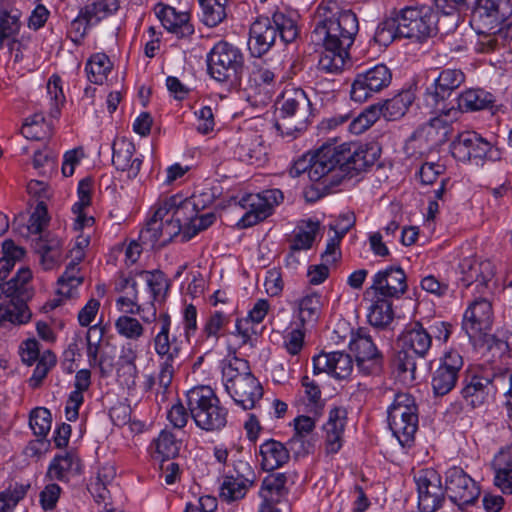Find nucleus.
Wrapping results in <instances>:
<instances>
[{
  "mask_svg": "<svg viewBox=\"0 0 512 512\" xmlns=\"http://www.w3.org/2000/svg\"><path fill=\"white\" fill-rule=\"evenodd\" d=\"M318 19L311 40L325 48L319 60V69L338 73L349 58V49L358 32L357 16L351 10L340 8L337 2L330 1L319 6Z\"/></svg>",
  "mask_w": 512,
  "mask_h": 512,
  "instance_id": "f257e3e1",
  "label": "nucleus"
},
{
  "mask_svg": "<svg viewBox=\"0 0 512 512\" xmlns=\"http://www.w3.org/2000/svg\"><path fill=\"white\" fill-rule=\"evenodd\" d=\"M377 158L378 150L372 146L324 144L309 159L308 177L314 182L322 181L325 187L336 186L346 177L366 171Z\"/></svg>",
  "mask_w": 512,
  "mask_h": 512,
  "instance_id": "f03ea898",
  "label": "nucleus"
},
{
  "mask_svg": "<svg viewBox=\"0 0 512 512\" xmlns=\"http://www.w3.org/2000/svg\"><path fill=\"white\" fill-rule=\"evenodd\" d=\"M436 16L430 7H405L383 21L377 28L375 39L387 45L395 38H408L418 42L436 34Z\"/></svg>",
  "mask_w": 512,
  "mask_h": 512,
  "instance_id": "7ed1b4c3",
  "label": "nucleus"
},
{
  "mask_svg": "<svg viewBox=\"0 0 512 512\" xmlns=\"http://www.w3.org/2000/svg\"><path fill=\"white\" fill-rule=\"evenodd\" d=\"M464 80L465 75L460 69L447 68L443 69L434 79L432 86L427 88L425 93L427 105L433 107L436 112L440 113V116L430 120L427 133L432 134L433 130H441L439 141L445 140L449 133L448 122L441 117V114H445L446 116L453 114V116H455L458 113V110L454 107L445 111L443 102L454 90L460 87Z\"/></svg>",
  "mask_w": 512,
  "mask_h": 512,
  "instance_id": "20e7f679",
  "label": "nucleus"
},
{
  "mask_svg": "<svg viewBox=\"0 0 512 512\" xmlns=\"http://www.w3.org/2000/svg\"><path fill=\"white\" fill-rule=\"evenodd\" d=\"M432 346V336L421 323L407 326L397 338L395 366L400 374H409L415 379L417 360L424 359Z\"/></svg>",
  "mask_w": 512,
  "mask_h": 512,
  "instance_id": "39448f33",
  "label": "nucleus"
},
{
  "mask_svg": "<svg viewBox=\"0 0 512 512\" xmlns=\"http://www.w3.org/2000/svg\"><path fill=\"white\" fill-rule=\"evenodd\" d=\"M187 405L196 425L205 431H218L227 424V410L209 386H199L187 392Z\"/></svg>",
  "mask_w": 512,
  "mask_h": 512,
  "instance_id": "423d86ee",
  "label": "nucleus"
},
{
  "mask_svg": "<svg viewBox=\"0 0 512 512\" xmlns=\"http://www.w3.org/2000/svg\"><path fill=\"white\" fill-rule=\"evenodd\" d=\"M244 69V56L236 46L220 41L207 55L209 75L218 82L237 83Z\"/></svg>",
  "mask_w": 512,
  "mask_h": 512,
  "instance_id": "0eeeda50",
  "label": "nucleus"
},
{
  "mask_svg": "<svg viewBox=\"0 0 512 512\" xmlns=\"http://www.w3.org/2000/svg\"><path fill=\"white\" fill-rule=\"evenodd\" d=\"M159 322L161 327L154 338L155 351L161 357L158 372L159 389L157 394L161 393L164 396L171 385L176 368L180 365V346L176 339L170 341V316L166 313L161 314Z\"/></svg>",
  "mask_w": 512,
  "mask_h": 512,
  "instance_id": "6e6552de",
  "label": "nucleus"
},
{
  "mask_svg": "<svg viewBox=\"0 0 512 512\" xmlns=\"http://www.w3.org/2000/svg\"><path fill=\"white\" fill-rule=\"evenodd\" d=\"M388 424L393 435L404 447L410 445L418 428L417 406L408 393H398L388 408Z\"/></svg>",
  "mask_w": 512,
  "mask_h": 512,
  "instance_id": "1a4fd4ad",
  "label": "nucleus"
},
{
  "mask_svg": "<svg viewBox=\"0 0 512 512\" xmlns=\"http://www.w3.org/2000/svg\"><path fill=\"white\" fill-rule=\"evenodd\" d=\"M282 115V125L291 131H302L312 115L311 102L304 90L286 89L278 100ZM281 124L278 125V128Z\"/></svg>",
  "mask_w": 512,
  "mask_h": 512,
  "instance_id": "9d476101",
  "label": "nucleus"
},
{
  "mask_svg": "<svg viewBox=\"0 0 512 512\" xmlns=\"http://www.w3.org/2000/svg\"><path fill=\"white\" fill-rule=\"evenodd\" d=\"M391 81L392 73L384 64L359 72L352 82L351 99L359 103L365 102L374 93L387 88Z\"/></svg>",
  "mask_w": 512,
  "mask_h": 512,
  "instance_id": "9b49d317",
  "label": "nucleus"
},
{
  "mask_svg": "<svg viewBox=\"0 0 512 512\" xmlns=\"http://www.w3.org/2000/svg\"><path fill=\"white\" fill-rule=\"evenodd\" d=\"M452 155L460 161L469 160H495L498 158L497 151L492 149L489 141L476 132L466 131L461 133L451 144Z\"/></svg>",
  "mask_w": 512,
  "mask_h": 512,
  "instance_id": "f8f14e48",
  "label": "nucleus"
},
{
  "mask_svg": "<svg viewBox=\"0 0 512 512\" xmlns=\"http://www.w3.org/2000/svg\"><path fill=\"white\" fill-rule=\"evenodd\" d=\"M283 200V193L278 189L265 190L256 195L242 199V206L249 210L241 218L239 225L243 228L253 226L266 219L272 213L274 205Z\"/></svg>",
  "mask_w": 512,
  "mask_h": 512,
  "instance_id": "ddd939ff",
  "label": "nucleus"
},
{
  "mask_svg": "<svg viewBox=\"0 0 512 512\" xmlns=\"http://www.w3.org/2000/svg\"><path fill=\"white\" fill-rule=\"evenodd\" d=\"M418 492V507L422 512H435L444 501L440 477L433 470H421L414 476Z\"/></svg>",
  "mask_w": 512,
  "mask_h": 512,
  "instance_id": "4468645a",
  "label": "nucleus"
},
{
  "mask_svg": "<svg viewBox=\"0 0 512 512\" xmlns=\"http://www.w3.org/2000/svg\"><path fill=\"white\" fill-rule=\"evenodd\" d=\"M462 367L463 359L458 352H446L439 366L432 373L431 386L434 395H447L455 387Z\"/></svg>",
  "mask_w": 512,
  "mask_h": 512,
  "instance_id": "2eb2a0df",
  "label": "nucleus"
},
{
  "mask_svg": "<svg viewBox=\"0 0 512 512\" xmlns=\"http://www.w3.org/2000/svg\"><path fill=\"white\" fill-rule=\"evenodd\" d=\"M446 490L451 501L458 505H471L480 495L476 482L460 467L447 470Z\"/></svg>",
  "mask_w": 512,
  "mask_h": 512,
  "instance_id": "dca6fc26",
  "label": "nucleus"
},
{
  "mask_svg": "<svg viewBox=\"0 0 512 512\" xmlns=\"http://www.w3.org/2000/svg\"><path fill=\"white\" fill-rule=\"evenodd\" d=\"M493 324L492 303L486 298L473 301L464 313L462 327L470 339L486 335Z\"/></svg>",
  "mask_w": 512,
  "mask_h": 512,
  "instance_id": "f3484780",
  "label": "nucleus"
},
{
  "mask_svg": "<svg viewBox=\"0 0 512 512\" xmlns=\"http://www.w3.org/2000/svg\"><path fill=\"white\" fill-rule=\"evenodd\" d=\"M498 375L494 374H472L463 380L461 394L466 402L472 407L482 405L487 399L491 390L501 387V380H496Z\"/></svg>",
  "mask_w": 512,
  "mask_h": 512,
  "instance_id": "a211bd4d",
  "label": "nucleus"
},
{
  "mask_svg": "<svg viewBox=\"0 0 512 512\" xmlns=\"http://www.w3.org/2000/svg\"><path fill=\"white\" fill-rule=\"evenodd\" d=\"M353 367L351 356L343 351L320 353L313 357L314 375L326 372L337 379H345L350 376Z\"/></svg>",
  "mask_w": 512,
  "mask_h": 512,
  "instance_id": "6ab92c4d",
  "label": "nucleus"
},
{
  "mask_svg": "<svg viewBox=\"0 0 512 512\" xmlns=\"http://www.w3.org/2000/svg\"><path fill=\"white\" fill-rule=\"evenodd\" d=\"M32 248L39 257L44 270H52L59 266L63 257V242L51 232L32 239Z\"/></svg>",
  "mask_w": 512,
  "mask_h": 512,
  "instance_id": "aec40b11",
  "label": "nucleus"
},
{
  "mask_svg": "<svg viewBox=\"0 0 512 512\" xmlns=\"http://www.w3.org/2000/svg\"><path fill=\"white\" fill-rule=\"evenodd\" d=\"M49 222L50 217L48 215L47 206L44 201H39L28 221H26V215L20 213L14 218L12 227L13 230L22 237H38L48 232L46 228Z\"/></svg>",
  "mask_w": 512,
  "mask_h": 512,
  "instance_id": "412c9836",
  "label": "nucleus"
},
{
  "mask_svg": "<svg viewBox=\"0 0 512 512\" xmlns=\"http://www.w3.org/2000/svg\"><path fill=\"white\" fill-rule=\"evenodd\" d=\"M225 389L235 403L245 410L254 408L263 395L261 384L252 374L244 378L240 377L234 380V383L226 384Z\"/></svg>",
  "mask_w": 512,
  "mask_h": 512,
  "instance_id": "4be33fe9",
  "label": "nucleus"
},
{
  "mask_svg": "<svg viewBox=\"0 0 512 512\" xmlns=\"http://www.w3.org/2000/svg\"><path fill=\"white\" fill-rule=\"evenodd\" d=\"M277 34L273 24L268 17L256 19L249 32L248 48L252 56L261 57L275 43Z\"/></svg>",
  "mask_w": 512,
  "mask_h": 512,
  "instance_id": "5701e85b",
  "label": "nucleus"
},
{
  "mask_svg": "<svg viewBox=\"0 0 512 512\" xmlns=\"http://www.w3.org/2000/svg\"><path fill=\"white\" fill-rule=\"evenodd\" d=\"M370 289L383 297H400L407 289L406 275L400 268L390 267L379 271L373 277Z\"/></svg>",
  "mask_w": 512,
  "mask_h": 512,
  "instance_id": "b1692460",
  "label": "nucleus"
},
{
  "mask_svg": "<svg viewBox=\"0 0 512 512\" xmlns=\"http://www.w3.org/2000/svg\"><path fill=\"white\" fill-rule=\"evenodd\" d=\"M462 273L461 281L465 287L477 283V287H487L489 281L495 275L494 265L488 261H479L474 258H466L460 264Z\"/></svg>",
  "mask_w": 512,
  "mask_h": 512,
  "instance_id": "393cba45",
  "label": "nucleus"
},
{
  "mask_svg": "<svg viewBox=\"0 0 512 512\" xmlns=\"http://www.w3.org/2000/svg\"><path fill=\"white\" fill-rule=\"evenodd\" d=\"M156 15L162 25L178 37H187L194 32V27L190 23V17L187 12H177L174 7L158 5Z\"/></svg>",
  "mask_w": 512,
  "mask_h": 512,
  "instance_id": "a878e982",
  "label": "nucleus"
},
{
  "mask_svg": "<svg viewBox=\"0 0 512 512\" xmlns=\"http://www.w3.org/2000/svg\"><path fill=\"white\" fill-rule=\"evenodd\" d=\"M239 160L247 164L263 165L267 161V147L259 135L243 137L235 150Z\"/></svg>",
  "mask_w": 512,
  "mask_h": 512,
  "instance_id": "bb28decb",
  "label": "nucleus"
},
{
  "mask_svg": "<svg viewBox=\"0 0 512 512\" xmlns=\"http://www.w3.org/2000/svg\"><path fill=\"white\" fill-rule=\"evenodd\" d=\"M135 152V146L127 140H120L113 144L112 163L117 170L127 171L129 178H135L141 168L142 160L132 158Z\"/></svg>",
  "mask_w": 512,
  "mask_h": 512,
  "instance_id": "cd10ccee",
  "label": "nucleus"
},
{
  "mask_svg": "<svg viewBox=\"0 0 512 512\" xmlns=\"http://www.w3.org/2000/svg\"><path fill=\"white\" fill-rule=\"evenodd\" d=\"M510 13V0H477L474 16L484 25H492L504 21Z\"/></svg>",
  "mask_w": 512,
  "mask_h": 512,
  "instance_id": "c85d7f7f",
  "label": "nucleus"
},
{
  "mask_svg": "<svg viewBox=\"0 0 512 512\" xmlns=\"http://www.w3.org/2000/svg\"><path fill=\"white\" fill-rule=\"evenodd\" d=\"M346 420L347 411L342 407H335L329 412L328 421L323 428L326 433L327 450L331 453H336L342 446Z\"/></svg>",
  "mask_w": 512,
  "mask_h": 512,
  "instance_id": "c756f323",
  "label": "nucleus"
},
{
  "mask_svg": "<svg viewBox=\"0 0 512 512\" xmlns=\"http://www.w3.org/2000/svg\"><path fill=\"white\" fill-rule=\"evenodd\" d=\"M164 216H166V208L163 204L155 211L146 223L145 228L140 232L139 240L144 246L153 249L156 246L166 245L164 243Z\"/></svg>",
  "mask_w": 512,
  "mask_h": 512,
  "instance_id": "7c9ffc66",
  "label": "nucleus"
},
{
  "mask_svg": "<svg viewBox=\"0 0 512 512\" xmlns=\"http://www.w3.org/2000/svg\"><path fill=\"white\" fill-rule=\"evenodd\" d=\"M166 216H164V243H169L174 237L181 234L184 241V226L187 223L188 216L176 202V199H170L164 203Z\"/></svg>",
  "mask_w": 512,
  "mask_h": 512,
  "instance_id": "2f4dec72",
  "label": "nucleus"
},
{
  "mask_svg": "<svg viewBox=\"0 0 512 512\" xmlns=\"http://www.w3.org/2000/svg\"><path fill=\"white\" fill-rule=\"evenodd\" d=\"M261 465L266 471H272L289 460L288 448L279 441L270 439L260 446Z\"/></svg>",
  "mask_w": 512,
  "mask_h": 512,
  "instance_id": "473e14b6",
  "label": "nucleus"
},
{
  "mask_svg": "<svg viewBox=\"0 0 512 512\" xmlns=\"http://www.w3.org/2000/svg\"><path fill=\"white\" fill-rule=\"evenodd\" d=\"M32 277V273L29 268H20L17 274L11 278L8 282L0 284V297L2 295L11 297L10 304L4 305L5 307H11L14 303H26L24 297L26 295L25 285L29 282Z\"/></svg>",
  "mask_w": 512,
  "mask_h": 512,
  "instance_id": "72a5a7b5",
  "label": "nucleus"
},
{
  "mask_svg": "<svg viewBox=\"0 0 512 512\" xmlns=\"http://www.w3.org/2000/svg\"><path fill=\"white\" fill-rule=\"evenodd\" d=\"M494 96L483 89H469L457 98L458 108L466 111H477L493 106Z\"/></svg>",
  "mask_w": 512,
  "mask_h": 512,
  "instance_id": "f704fd0d",
  "label": "nucleus"
},
{
  "mask_svg": "<svg viewBox=\"0 0 512 512\" xmlns=\"http://www.w3.org/2000/svg\"><path fill=\"white\" fill-rule=\"evenodd\" d=\"M413 101L414 96L412 92L403 91L392 99L386 100L383 105H380L383 108L381 115L389 121L400 119L406 114Z\"/></svg>",
  "mask_w": 512,
  "mask_h": 512,
  "instance_id": "c9c22d12",
  "label": "nucleus"
},
{
  "mask_svg": "<svg viewBox=\"0 0 512 512\" xmlns=\"http://www.w3.org/2000/svg\"><path fill=\"white\" fill-rule=\"evenodd\" d=\"M319 230V223L312 220L303 221L297 228L290 240L292 251L308 250L312 247L316 234Z\"/></svg>",
  "mask_w": 512,
  "mask_h": 512,
  "instance_id": "e433bc0d",
  "label": "nucleus"
},
{
  "mask_svg": "<svg viewBox=\"0 0 512 512\" xmlns=\"http://www.w3.org/2000/svg\"><path fill=\"white\" fill-rule=\"evenodd\" d=\"M111 68L110 59L102 53L93 55L85 67L89 81L94 84H103Z\"/></svg>",
  "mask_w": 512,
  "mask_h": 512,
  "instance_id": "4c0bfd02",
  "label": "nucleus"
},
{
  "mask_svg": "<svg viewBox=\"0 0 512 512\" xmlns=\"http://www.w3.org/2000/svg\"><path fill=\"white\" fill-rule=\"evenodd\" d=\"M79 261L72 260L66 267L65 272L58 279V293L67 298L73 297V290L83 282V277L79 276Z\"/></svg>",
  "mask_w": 512,
  "mask_h": 512,
  "instance_id": "58836bf2",
  "label": "nucleus"
},
{
  "mask_svg": "<svg viewBox=\"0 0 512 512\" xmlns=\"http://www.w3.org/2000/svg\"><path fill=\"white\" fill-rule=\"evenodd\" d=\"M203 11V22L208 27H215L227 16L228 0H199Z\"/></svg>",
  "mask_w": 512,
  "mask_h": 512,
  "instance_id": "ea45409f",
  "label": "nucleus"
},
{
  "mask_svg": "<svg viewBox=\"0 0 512 512\" xmlns=\"http://www.w3.org/2000/svg\"><path fill=\"white\" fill-rule=\"evenodd\" d=\"M250 486L252 485L237 479L234 474H227L220 487V498L228 503L239 500L245 496Z\"/></svg>",
  "mask_w": 512,
  "mask_h": 512,
  "instance_id": "a19ab883",
  "label": "nucleus"
},
{
  "mask_svg": "<svg viewBox=\"0 0 512 512\" xmlns=\"http://www.w3.org/2000/svg\"><path fill=\"white\" fill-rule=\"evenodd\" d=\"M19 18L18 10H0V48L4 47L6 40L15 39L14 36L18 34L21 27Z\"/></svg>",
  "mask_w": 512,
  "mask_h": 512,
  "instance_id": "79ce46f5",
  "label": "nucleus"
},
{
  "mask_svg": "<svg viewBox=\"0 0 512 512\" xmlns=\"http://www.w3.org/2000/svg\"><path fill=\"white\" fill-rule=\"evenodd\" d=\"M385 298H378L369 309L368 321L375 327L386 326L393 319L392 303Z\"/></svg>",
  "mask_w": 512,
  "mask_h": 512,
  "instance_id": "37998d69",
  "label": "nucleus"
},
{
  "mask_svg": "<svg viewBox=\"0 0 512 512\" xmlns=\"http://www.w3.org/2000/svg\"><path fill=\"white\" fill-rule=\"evenodd\" d=\"M347 220L348 224L346 226L341 227L340 230H337V227L335 226H330V228L334 230L335 233L333 237H331L328 240L326 249L321 255L322 260L326 264L335 263L340 255V252L338 251L340 241L344 237V235L349 231V229L354 225V220L351 216H348Z\"/></svg>",
  "mask_w": 512,
  "mask_h": 512,
  "instance_id": "c03bdc74",
  "label": "nucleus"
},
{
  "mask_svg": "<svg viewBox=\"0 0 512 512\" xmlns=\"http://www.w3.org/2000/svg\"><path fill=\"white\" fill-rule=\"evenodd\" d=\"M119 9V0H97L84 8V17L90 23H98L101 19L115 13Z\"/></svg>",
  "mask_w": 512,
  "mask_h": 512,
  "instance_id": "a18cd8bd",
  "label": "nucleus"
},
{
  "mask_svg": "<svg viewBox=\"0 0 512 512\" xmlns=\"http://www.w3.org/2000/svg\"><path fill=\"white\" fill-rule=\"evenodd\" d=\"M382 111L380 104L370 105L350 122L349 131L353 134L363 133L379 119Z\"/></svg>",
  "mask_w": 512,
  "mask_h": 512,
  "instance_id": "49530a36",
  "label": "nucleus"
},
{
  "mask_svg": "<svg viewBox=\"0 0 512 512\" xmlns=\"http://www.w3.org/2000/svg\"><path fill=\"white\" fill-rule=\"evenodd\" d=\"M186 224L184 226V241L190 240L198 232L207 229L215 221V214L212 212L199 214L194 212L188 214Z\"/></svg>",
  "mask_w": 512,
  "mask_h": 512,
  "instance_id": "de8ad7c7",
  "label": "nucleus"
},
{
  "mask_svg": "<svg viewBox=\"0 0 512 512\" xmlns=\"http://www.w3.org/2000/svg\"><path fill=\"white\" fill-rule=\"evenodd\" d=\"M270 20L276 30V34H279L283 42L290 43L297 38L298 28L292 18L287 17L281 12H276Z\"/></svg>",
  "mask_w": 512,
  "mask_h": 512,
  "instance_id": "09e8293b",
  "label": "nucleus"
},
{
  "mask_svg": "<svg viewBox=\"0 0 512 512\" xmlns=\"http://www.w3.org/2000/svg\"><path fill=\"white\" fill-rule=\"evenodd\" d=\"M269 309V303L267 300L260 299L256 302L252 310L249 312L248 318L244 320H238L236 323V329L239 335L242 337V343L245 344L250 340V334L247 328L243 326L249 323L251 320L253 323H260L266 316Z\"/></svg>",
  "mask_w": 512,
  "mask_h": 512,
  "instance_id": "8fccbe9b",
  "label": "nucleus"
},
{
  "mask_svg": "<svg viewBox=\"0 0 512 512\" xmlns=\"http://www.w3.org/2000/svg\"><path fill=\"white\" fill-rule=\"evenodd\" d=\"M141 277L147 283L153 300H164L169 288V282L161 271H143Z\"/></svg>",
  "mask_w": 512,
  "mask_h": 512,
  "instance_id": "3c124183",
  "label": "nucleus"
},
{
  "mask_svg": "<svg viewBox=\"0 0 512 512\" xmlns=\"http://www.w3.org/2000/svg\"><path fill=\"white\" fill-rule=\"evenodd\" d=\"M349 348L355 353L356 359L359 357L381 354L373 343L371 337L362 329H360L356 335L352 336L349 342Z\"/></svg>",
  "mask_w": 512,
  "mask_h": 512,
  "instance_id": "603ef678",
  "label": "nucleus"
},
{
  "mask_svg": "<svg viewBox=\"0 0 512 512\" xmlns=\"http://www.w3.org/2000/svg\"><path fill=\"white\" fill-rule=\"evenodd\" d=\"M78 470V459L70 453H66L63 456H56L49 466V474L51 477H54L58 480L64 479L67 472Z\"/></svg>",
  "mask_w": 512,
  "mask_h": 512,
  "instance_id": "864d4df0",
  "label": "nucleus"
},
{
  "mask_svg": "<svg viewBox=\"0 0 512 512\" xmlns=\"http://www.w3.org/2000/svg\"><path fill=\"white\" fill-rule=\"evenodd\" d=\"M156 452L162 460L175 458L180 449L179 442L168 431H162L155 440Z\"/></svg>",
  "mask_w": 512,
  "mask_h": 512,
  "instance_id": "5fc2aeb1",
  "label": "nucleus"
},
{
  "mask_svg": "<svg viewBox=\"0 0 512 512\" xmlns=\"http://www.w3.org/2000/svg\"><path fill=\"white\" fill-rule=\"evenodd\" d=\"M51 413L47 408L38 407L31 411L29 425L37 436L45 437L51 429Z\"/></svg>",
  "mask_w": 512,
  "mask_h": 512,
  "instance_id": "6e6d98bb",
  "label": "nucleus"
},
{
  "mask_svg": "<svg viewBox=\"0 0 512 512\" xmlns=\"http://www.w3.org/2000/svg\"><path fill=\"white\" fill-rule=\"evenodd\" d=\"M512 40V23L489 34L480 42L481 51L491 52L505 46L507 40Z\"/></svg>",
  "mask_w": 512,
  "mask_h": 512,
  "instance_id": "4d7b16f0",
  "label": "nucleus"
},
{
  "mask_svg": "<svg viewBox=\"0 0 512 512\" xmlns=\"http://www.w3.org/2000/svg\"><path fill=\"white\" fill-rule=\"evenodd\" d=\"M222 374L226 385L234 383V380L236 381L240 377H247L252 373L246 360L234 357L224 365Z\"/></svg>",
  "mask_w": 512,
  "mask_h": 512,
  "instance_id": "13d9d810",
  "label": "nucleus"
},
{
  "mask_svg": "<svg viewBox=\"0 0 512 512\" xmlns=\"http://www.w3.org/2000/svg\"><path fill=\"white\" fill-rule=\"evenodd\" d=\"M31 318V312L24 303H14L11 307L0 304V322L10 321L14 324H25Z\"/></svg>",
  "mask_w": 512,
  "mask_h": 512,
  "instance_id": "bf43d9fd",
  "label": "nucleus"
},
{
  "mask_svg": "<svg viewBox=\"0 0 512 512\" xmlns=\"http://www.w3.org/2000/svg\"><path fill=\"white\" fill-rule=\"evenodd\" d=\"M320 306V297L317 294L307 295L301 299L299 303V318L302 324L315 321L318 317Z\"/></svg>",
  "mask_w": 512,
  "mask_h": 512,
  "instance_id": "052dcab7",
  "label": "nucleus"
},
{
  "mask_svg": "<svg viewBox=\"0 0 512 512\" xmlns=\"http://www.w3.org/2000/svg\"><path fill=\"white\" fill-rule=\"evenodd\" d=\"M115 327L117 332L128 339H138L143 334L141 323L130 316H121L116 320Z\"/></svg>",
  "mask_w": 512,
  "mask_h": 512,
  "instance_id": "680f3d73",
  "label": "nucleus"
},
{
  "mask_svg": "<svg viewBox=\"0 0 512 512\" xmlns=\"http://www.w3.org/2000/svg\"><path fill=\"white\" fill-rule=\"evenodd\" d=\"M29 485H16L13 489H9L0 494V512H11L18 502L24 498Z\"/></svg>",
  "mask_w": 512,
  "mask_h": 512,
  "instance_id": "e2e57ef3",
  "label": "nucleus"
},
{
  "mask_svg": "<svg viewBox=\"0 0 512 512\" xmlns=\"http://www.w3.org/2000/svg\"><path fill=\"white\" fill-rule=\"evenodd\" d=\"M103 335L104 330L98 325L91 326L87 331V356L90 364L97 362L100 343L102 341Z\"/></svg>",
  "mask_w": 512,
  "mask_h": 512,
  "instance_id": "0e129e2a",
  "label": "nucleus"
},
{
  "mask_svg": "<svg viewBox=\"0 0 512 512\" xmlns=\"http://www.w3.org/2000/svg\"><path fill=\"white\" fill-rule=\"evenodd\" d=\"M213 202V196L208 192H202L198 195L193 194L192 197L179 202V206L188 215L194 212H200L208 204Z\"/></svg>",
  "mask_w": 512,
  "mask_h": 512,
  "instance_id": "69168bd1",
  "label": "nucleus"
},
{
  "mask_svg": "<svg viewBox=\"0 0 512 512\" xmlns=\"http://www.w3.org/2000/svg\"><path fill=\"white\" fill-rule=\"evenodd\" d=\"M357 368L364 375H378L383 369V356L377 354L356 359Z\"/></svg>",
  "mask_w": 512,
  "mask_h": 512,
  "instance_id": "338daca9",
  "label": "nucleus"
},
{
  "mask_svg": "<svg viewBox=\"0 0 512 512\" xmlns=\"http://www.w3.org/2000/svg\"><path fill=\"white\" fill-rule=\"evenodd\" d=\"M495 485L505 494H512V469L494 467Z\"/></svg>",
  "mask_w": 512,
  "mask_h": 512,
  "instance_id": "774afa93",
  "label": "nucleus"
}]
</instances>
